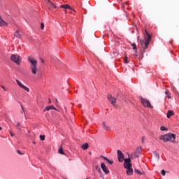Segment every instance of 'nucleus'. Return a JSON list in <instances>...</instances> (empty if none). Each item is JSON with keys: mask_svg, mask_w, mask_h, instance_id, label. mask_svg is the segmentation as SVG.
<instances>
[{"mask_svg": "<svg viewBox=\"0 0 179 179\" xmlns=\"http://www.w3.org/2000/svg\"><path fill=\"white\" fill-rule=\"evenodd\" d=\"M40 139L41 141H44L45 139V136H40Z\"/></svg>", "mask_w": 179, "mask_h": 179, "instance_id": "obj_27", "label": "nucleus"}, {"mask_svg": "<svg viewBox=\"0 0 179 179\" xmlns=\"http://www.w3.org/2000/svg\"><path fill=\"white\" fill-rule=\"evenodd\" d=\"M101 168L103 170V173H105V174H108V173H110V171L108 170V169L106 166V164L101 163Z\"/></svg>", "mask_w": 179, "mask_h": 179, "instance_id": "obj_11", "label": "nucleus"}, {"mask_svg": "<svg viewBox=\"0 0 179 179\" xmlns=\"http://www.w3.org/2000/svg\"><path fill=\"white\" fill-rule=\"evenodd\" d=\"M82 149H83V150H86V149H87L89 148V144L87 143L83 144L81 146Z\"/></svg>", "mask_w": 179, "mask_h": 179, "instance_id": "obj_20", "label": "nucleus"}, {"mask_svg": "<svg viewBox=\"0 0 179 179\" xmlns=\"http://www.w3.org/2000/svg\"><path fill=\"white\" fill-rule=\"evenodd\" d=\"M137 56H138V55H136V54L134 55V57H137Z\"/></svg>", "mask_w": 179, "mask_h": 179, "instance_id": "obj_34", "label": "nucleus"}, {"mask_svg": "<svg viewBox=\"0 0 179 179\" xmlns=\"http://www.w3.org/2000/svg\"><path fill=\"white\" fill-rule=\"evenodd\" d=\"M124 162V169H129L132 167V164L131 163V158L125 159Z\"/></svg>", "mask_w": 179, "mask_h": 179, "instance_id": "obj_8", "label": "nucleus"}, {"mask_svg": "<svg viewBox=\"0 0 179 179\" xmlns=\"http://www.w3.org/2000/svg\"><path fill=\"white\" fill-rule=\"evenodd\" d=\"M145 41H141V45L143 47L144 51L148 50V47H149V44H150V40H152V35H150L147 30L145 31Z\"/></svg>", "mask_w": 179, "mask_h": 179, "instance_id": "obj_1", "label": "nucleus"}, {"mask_svg": "<svg viewBox=\"0 0 179 179\" xmlns=\"http://www.w3.org/2000/svg\"><path fill=\"white\" fill-rule=\"evenodd\" d=\"M100 171H101V170H100V169H99V173H100Z\"/></svg>", "mask_w": 179, "mask_h": 179, "instance_id": "obj_38", "label": "nucleus"}, {"mask_svg": "<svg viewBox=\"0 0 179 179\" xmlns=\"http://www.w3.org/2000/svg\"><path fill=\"white\" fill-rule=\"evenodd\" d=\"M157 157L159 158V154H156Z\"/></svg>", "mask_w": 179, "mask_h": 179, "instance_id": "obj_36", "label": "nucleus"}, {"mask_svg": "<svg viewBox=\"0 0 179 179\" xmlns=\"http://www.w3.org/2000/svg\"><path fill=\"white\" fill-rule=\"evenodd\" d=\"M50 110H55L54 106H47L43 111H50Z\"/></svg>", "mask_w": 179, "mask_h": 179, "instance_id": "obj_18", "label": "nucleus"}, {"mask_svg": "<svg viewBox=\"0 0 179 179\" xmlns=\"http://www.w3.org/2000/svg\"><path fill=\"white\" fill-rule=\"evenodd\" d=\"M142 152V149L141 148H137L136 152L133 154H131L132 157H139L140 153Z\"/></svg>", "mask_w": 179, "mask_h": 179, "instance_id": "obj_9", "label": "nucleus"}, {"mask_svg": "<svg viewBox=\"0 0 179 179\" xmlns=\"http://www.w3.org/2000/svg\"><path fill=\"white\" fill-rule=\"evenodd\" d=\"M41 29L43 30L44 29V23H41Z\"/></svg>", "mask_w": 179, "mask_h": 179, "instance_id": "obj_29", "label": "nucleus"}, {"mask_svg": "<svg viewBox=\"0 0 179 179\" xmlns=\"http://www.w3.org/2000/svg\"><path fill=\"white\" fill-rule=\"evenodd\" d=\"M28 61L31 64L30 69L31 73H33V75H36V73H37V71H38V69H37V61L31 57H28Z\"/></svg>", "mask_w": 179, "mask_h": 179, "instance_id": "obj_2", "label": "nucleus"}, {"mask_svg": "<svg viewBox=\"0 0 179 179\" xmlns=\"http://www.w3.org/2000/svg\"><path fill=\"white\" fill-rule=\"evenodd\" d=\"M165 94H166V97H168V99H171V94H170V92H169V90H166L165 91Z\"/></svg>", "mask_w": 179, "mask_h": 179, "instance_id": "obj_21", "label": "nucleus"}, {"mask_svg": "<svg viewBox=\"0 0 179 179\" xmlns=\"http://www.w3.org/2000/svg\"><path fill=\"white\" fill-rule=\"evenodd\" d=\"M162 176H166V171L162 170Z\"/></svg>", "mask_w": 179, "mask_h": 179, "instance_id": "obj_28", "label": "nucleus"}, {"mask_svg": "<svg viewBox=\"0 0 179 179\" xmlns=\"http://www.w3.org/2000/svg\"><path fill=\"white\" fill-rule=\"evenodd\" d=\"M159 139H161V141H164V142H172L174 143V142H176V134H168L164 136H161Z\"/></svg>", "mask_w": 179, "mask_h": 179, "instance_id": "obj_3", "label": "nucleus"}, {"mask_svg": "<svg viewBox=\"0 0 179 179\" xmlns=\"http://www.w3.org/2000/svg\"><path fill=\"white\" fill-rule=\"evenodd\" d=\"M125 5H128V1H126V2H125Z\"/></svg>", "mask_w": 179, "mask_h": 179, "instance_id": "obj_35", "label": "nucleus"}, {"mask_svg": "<svg viewBox=\"0 0 179 179\" xmlns=\"http://www.w3.org/2000/svg\"><path fill=\"white\" fill-rule=\"evenodd\" d=\"M0 26L1 27H6L8 26V23H6L2 18L0 17Z\"/></svg>", "mask_w": 179, "mask_h": 179, "instance_id": "obj_15", "label": "nucleus"}, {"mask_svg": "<svg viewBox=\"0 0 179 179\" xmlns=\"http://www.w3.org/2000/svg\"><path fill=\"white\" fill-rule=\"evenodd\" d=\"M17 127H19V125H20V123H17Z\"/></svg>", "mask_w": 179, "mask_h": 179, "instance_id": "obj_37", "label": "nucleus"}, {"mask_svg": "<svg viewBox=\"0 0 179 179\" xmlns=\"http://www.w3.org/2000/svg\"><path fill=\"white\" fill-rule=\"evenodd\" d=\"M10 135H11L12 136H15V134H13V133H12V131H10Z\"/></svg>", "mask_w": 179, "mask_h": 179, "instance_id": "obj_33", "label": "nucleus"}, {"mask_svg": "<svg viewBox=\"0 0 179 179\" xmlns=\"http://www.w3.org/2000/svg\"><path fill=\"white\" fill-rule=\"evenodd\" d=\"M2 129V127H0V130Z\"/></svg>", "mask_w": 179, "mask_h": 179, "instance_id": "obj_39", "label": "nucleus"}, {"mask_svg": "<svg viewBox=\"0 0 179 179\" xmlns=\"http://www.w3.org/2000/svg\"><path fill=\"white\" fill-rule=\"evenodd\" d=\"M10 59L17 65H20V62H22V57H20V56L17 55H12L10 57Z\"/></svg>", "mask_w": 179, "mask_h": 179, "instance_id": "obj_4", "label": "nucleus"}, {"mask_svg": "<svg viewBox=\"0 0 179 179\" xmlns=\"http://www.w3.org/2000/svg\"><path fill=\"white\" fill-rule=\"evenodd\" d=\"M60 8H62L63 9H69L70 10H72V8H71V6L66 4V5H61Z\"/></svg>", "mask_w": 179, "mask_h": 179, "instance_id": "obj_16", "label": "nucleus"}, {"mask_svg": "<svg viewBox=\"0 0 179 179\" xmlns=\"http://www.w3.org/2000/svg\"><path fill=\"white\" fill-rule=\"evenodd\" d=\"M22 31L21 29H17L15 32V37H17V38H20L22 37Z\"/></svg>", "mask_w": 179, "mask_h": 179, "instance_id": "obj_13", "label": "nucleus"}, {"mask_svg": "<svg viewBox=\"0 0 179 179\" xmlns=\"http://www.w3.org/2000/svg\"><path fill=\"white\" fill-rule=\"evenodd\" d=\"M142 140L143 141V138H142Z\"/></svg>", "mask_w": 179, "mask_h": 179, "instance_id": "obj_40", "label": "nucleus"}, {"mask_svg": "<svg viewBox=\"0 0 179 179\" xmlns=\"http://www.w3.org/2000/svg\"><path fill=\"white\" fill-rule=\"evenodd\" d=\"M124 64H129V61H128V57L127 55H124Z\"/></svg>", "mask_w": 179, "mask_h": 179, "instance_id": "obj_22", "label": "nucleus"}, {"mask_svg": "<svg viewBox=\"0 0 179 179\" xmlns=\"http://www.w3.org/2000/svg\"><path fill=\"white\" fill-rule=\"evenodd\" d=\"M172 115H174V112L173 110H169L166 115L167 118H171Z\"/></svg>", "mask_w": 179, "mask_h": 179, "instance_id": "obj_17", "label": "nucleus"}, {"mask_svg": "<svg viewBox=\"0 0 179 179\" xmlns=\"http://www.w3.org/2000/svg\"><path fill=\"white\" fill-rule=\"evenodd\" d=\"M136 173H137V174L142 175V173H141V171H136Z\"/></svg>", "mask_w": 179, "mask_h": 179, "instance_id": "obj_30", "label": "nucleus"}, {"mask_svg": "<svg viewBox=\"0 0 179 179\" xmlns=\"http://www.w3.org/2000/svg\"><path fill=\"white\" fill-rule=\"evenodd\" d=\"M1 88L4 90V92H6V90L5 89L4 86H1Z\"/></svg>", "mask_w": 179, "mask_h": 179, "instance_id": "obj_31", "label": "nucleus"}, {"mask_svg": "<svg viewBox=\"0 0 179 179\" xmlns=\"http://www.w3.org/2000/svg\"><path fill=\"white\" fill-rule=\"evenodd\" d=\"M108 100L115 107V102L117 101V99L113 97L111 95H108Z\"/></svg>", "mask_w": 179, "mask_h": 179, "instance_id": "obj_10", "label": "nucleus"}, {"mask_svg": "<svg viewBox=\"0 0 179 179\" xmlns=\"http://www.w3.org/2000/svg\"><path fill=\"white\" fill-rule=\"evenodd\" d=\"M102 127H103V129H105L106 131H108L110 129V127L108 126H107V124L105 123V122H102Z\"/></svg>", "mask_w": 179, "mask_h": 179, "instance_id": "obj_19", "label": "nucleus"}, {"mask_svg": "<svg viewBox=\"0 0 179 179\" xmlns=\"http://www.w3.org/2000/svg\"><path fill=\"white\" fill-rule=\"evenodd\" d=\"M17 152L18 153V155H22V152H20V150H17Z\"/></svg>", "mask_w": 179, "mask_h": 179, "instance_id": "obj_32", "label": "nucleus"}, {"mask_svg": "<svg viewBox=\"0 0 179 179\" xmlns=\"http://www.w3.org/2000/svg\"><path fill=\"white\" fill-rule=\"evenodd\" d=\"M117 159L120 163H122V162L125 160V155H124V153L120 150H117Z\"/></svg>", "mask_w": 179, "mask_h": 179, "instance_id": "obj_6", "label": "nucleus"}, {"mask_svg": "<svg viewBox=\"0 0 179 179\" xmlns=\"http://www.w3.org/2000/svg\"><path fill=\"white\" fill-rule=\"evenodd\" d=\"M47 3H48V9H50V10H51V9H57V6L52 3L51 1L48 0Z\"/></svg>", "mask_w": 179, "mask_h": 179, "instance_id": "obj_12", "label": "nucleus"}, {"mask_svg": "<svg viewBox=\"0 0 179 179\" xmlns=\"http://www.w3.org/2000/svg\"><path fill=\"white\" fill-rule=\"evenodd\" d=\"M59 153L60 155H65V152H64V150L62 149V147H60L59 149Z\"/></svg>", "mask_w": 179, "mask_h": 179, "instance_id": "obj_23", "label": "nucleus"}, {"mask_svg": "<svg viewBox=\"0 0 179 179\" xmlns=\"http://www.w3.org/2000/svg\"><path fill=\"white\" fill-rule=\"evenodd\" d=\"M15 82L17 83V85H18V86L20 87H21V89H23L24 90H25V92H29L30 90L29 89V87L24 86L22 82H20L19 80H16Z\"/></svg>", "mask_w": 179, "mask_h": 179, "instance_id": "obj_7", "label": "nucleus"}, {"mask_svg": "<svg viewBox=\"0 0 179 179\" xmlns=\"http://www.w3.org/2000/svg\"><path fill=\"white\" fill-rule=\"evenodd\" d=\"M127 169V176H132L134 174V169H132V167L130 168H126Z\"/></svg>", "mask_w": 179, "mask_h": 179, "instance_id": "obj_14", "label": "nucleus"}, {"mask_svg": "<svg viewBox=\"0 0 179 179\" xmlns=\"http://www.w3.org/2000/svg\"><path fill=\"white\" fill-rule=\"evenodd\" d=\"M105 160H106V162H108V163H109V164H113V163H114V162L108 159V158H106L104 157H102Z\"/></svg>", "mask_w": 179, "mask_h": 179, "instance_id": "obj_24", "label": "nucleus"}, {"mask_svg": "<svg viewBox=\"0 0 179 179\" xmlns=\"http://www.w3.org/2000/svg\"><path fill=\"white\" fill-rule=\"evenodd\" d=\"M131 46L133 47V50H134L135 51H136V45L135 43H132Z\"/></svg>", "mask_w": 179, "mask_h": 179, "instance_id": "obj_26", "label": "nucleus"}, {"mask_svg": "<svg viewBox=\"0 0 179 179\" xmlns=\"http://www.w3.org/2000/svg\"><path fill=\"white\" fill-rule=\"evenodd\" d=\"M66 13V10H65Z\"/></svg>", "mask_w": 179, "mask_h": 179, "instance_id": "obj_41", "label": "nucleus"}, {"mask_svg": "<svg viewBox=\"0 0 179 179\" xmlns=\"http://www.w3.org/2000/svg\"><path fill=\"white\" fill-rule=\"evenodd\" d=\"M160 129H161L162 131H167V130H168V129L166 128V127H164V126H162V127H160Z\"/></svg>", "mask_w": 179, "mask_h": 179, "instance_id": "obj_25", "label": "nucleus"}, {"mask_svg": "<svg viewBox=\"0 0 179 179\" xmlns=\"http://www.w3.org/2000/svg\"><path fill=\"white\" fill-rule=\"evenodd\" d=\"M141 102L143 107H147L148 108H153V106H152V104H150V101L149 100L141 98Z\"/></svg>", "mask_w": 179, "mask_h": 179, "instance_id": "obj_5", "label": "nucleus"}]
</instances>
